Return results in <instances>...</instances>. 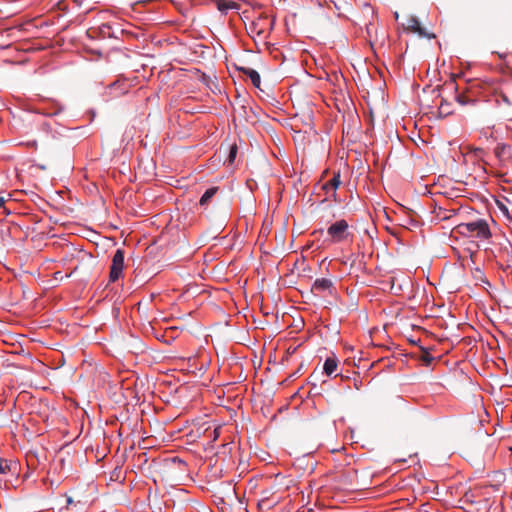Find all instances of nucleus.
Returning <instances> with one entry per match:
<instances>
[{
	"label": "nucleus",
	"mask_w": 512,
	"mask_h": 512,
	"mask_svg": "<svg viewBox=\"0 0 512 512\" xmlns=\"http://www.w3.org/2000/svg\"><path fill=\"white\" fill-rule=\"evenodd\" d=\"M236 154H237V146L236 145H232L230 147V152H229V162L232 163L236 157Z\"/></svg>",
	"instance_id": "f3484780"
},
{
	"label": "nucleus",
	"mask_w": 512,
	"mask_h": 512,
	"mask_svg": "<svg viewBox=\"0 0 512 512\" xmlns=\"http://www.w3.org/2000/svg\"><path fill=\"white\" fill-rule=\"evenodd\" d=\"M322 189L325 190L326 192H328V190L330 189V186H326V183H325V184H323Z\"/></svg>",
	"instance_id": "4be33fe9"
},
{
	"label": "nucleus",
	"mask_w": 512,
	"mask_h": 512,
	"mask_svg": "<svg viewBox=\"0 0 512 512\" xmlns=\"http://www.w3.org/2000/svg\"><path fill=\"white\" fill-rule=\"evenodd\" d=\"M348 222L344 219L336 221L327 229V234L334 243H339L347 239L349 232Z\"/></svg>",
	"instance_id": "20e7f679"
},
{
	"label": "nucleus",
	"mask_w": 512,
	"mask_h": 512,
	"mask_svg": "<svg viewBox=\"0 0 512 512\" xmlns=\"http://www.w3.org/2000/svg\"><path fill=\"white\" fill-rule=\"evenodd\" d=\"M456 101L461 105H467V104L474 103L475 99H472L463 93H459L456 95Z\"/></svg>",
	"instance_id": "2eb2a0df"
},
{
	"label": "nucleus",
	"mask_w": 512,
	"mask_h": 512,
	"mask_svg": "<svg viewBox=\"0 0 512 512\" xmlns=\"http://www.w3.org/2000/svg\"><path fill=\"white\" fill-rule=\"evenodd\" d=\"M217 191H218V187H211V188L207 189L205 191V193L202 195V197L200 198V201H199L200 205L201 206L207 205L208 202L215 196Z\"/></svg>",
	"instance_id": "ddd939ff"
},
{
	"label": "nucleus",
	"mask_w": 512,
	"mask_h": 512,
	"mask_svg": "<svg viewBox=\"0 0 512 512\" xmlns=\"http://www.w3.org/2000/svg\"><path fill=\"white\" fill-rule=\"evenodd\" d=\"M333 286V282L327 278L316 279L312 285V291L323 292L329 290Z\"/></svg>",
	"instance_id": "6e6552de"
},
{
	"label": "nucleus",
	"mask_w": 512,
	"mask_h": 512,
	"mask_svg": "<svg viewBox=\"0 0 512 512\" xmlns=\"http://www.w3.org/2000/svg\"><path fill=\"white\" fill-rule=\"evenodd\" d=\"M401 25L406 32L415 33L421 38L432 39L436 37L434 33L428 32L422 27L420 21L415 16H407Z\"/></svg>",
	"instance_id": "7ed1b4c3"
},
{
	"label": "nucleus",
	"mask_w": 512,
	"mask_h": 512,
	"mask_svg": "<svg viewBox=\"0 0 512 512\" xmlns=\"http://www.w3.org/2000/svg\"><path fill=\"white\" fill-rule=\"evenodd\" d=\"M77 269H78V266L74 267V269L72 270L71 274L74 273Z\"/></svg>",
	"instance_id": "b1692460"
},
{
	"label": "nucleus",
	"mask_w": 512,
	"mask_h": 512,
	"mask_svg": "<svg viewBox=\"0 0 512 512\" xmlns=\"http://www.w3.org/2000/svg\"><path fill=\"white\" fill-rule=\"evenodd\" d=\"M506 150L510 151L511 150L510 146L497 147L495 151H496V154L498 156H500L502 153H505Z\"/></svg>",
	"instance_id": "a211bd4d"
},
{
	"label": "nucleus",
	"mask_w": 512,
	"mask_h": 512,
	"mask_svg": "<svg viewBox=\"0 0 512 512\" xmlns=\"http://www.w3.org/2000/svg\"><path fill=\"white\" fill-rule=\"evenodd\" d=\"M279 491L280 489L276 485L262 490L257 504L258 508L263 512H267L280 503L281 496L278 495Z\"/></svg>",
	"instance_id": "f03ea898"
},
{
	"label": "nucleus",
	"mask_w": 512,
	"mask_h": 512,
	"mask_svg": "<svg viewBox=\"0 0 512 512\" xmlns=\"http://www.w3.org/2000/svg\"><path fill=\"white\" fill-rule=\"evenodd\" d=\"M449 106V103H447L446 101H442L439 106V113L444 116H448L449 114H451Z\"/></svg>",
	"instance_id": "dca6fc26"
},
{
	"label": "nucleus",
	"mask_w": 512,
	"mask_h": 512,
	"mask_svg": "<svg viewBox=\"0 0 512 512\" xmlns=\"http://www.w3.org/2000/svg\"><path fill=\"white\" fill-rule=\"evenodd\" d=\"M340 184L341 181L339 172L334 173L333 177L326 182V186H330V190L332 191L331 197L333 198L334 201H337L336 189L339 187Z\"/></svg>",
	"instance_id": "9b49d317"
},
{
	"label": "nucleus",
	"mask_w": 512,
	"mask_h": 512,
	"mask_svg": "<svg viewBox=\"0 0 512 512\" xmlns=\"http://www.w3.org/2000/svg\"><path fill=\"white\" fill-rule=\"evenodd\" d=\"M455 230L458 234L465 237H476L479 239H488L491 237L488 223L484 219L468 223H460L455 227Z\"/></svg>",
	"instance_id": "f257e3e1"
},
{
	"label": "nucleus",
	"mask_w": 512,
	"mask_h": 512,
	"mask_svg": "<svg viewBox=\"0 0 512 512\" xmlns=\"http://www.w3.org/2000/svg\"><path fill=\"white\" fill-rule=\"evenodd\" d=\"M239 70L250 78L252 84L255 87H257V88L260 87L261 78H260L259 73L256 70H254L252 68H245V67H241V68H239Z\"/></svg>",
	"instance_id": "1a4fd4ad"
},
{
	"label": "nucleus",
	"mask_w": 512,
	"mask_h": 512,
	"mask_svg": "<svg viewBox=\"0 0 512 512\" xmlns=\"http://www.w3.org/2000/svg\"><path fill=\"white\" fill-rule=\"evenodd\" d=\"M424 360H425V361H431V360H432V357L428 355L427 357H425V358H424Z\"/></svg>",
	"instance_id": "5701e85b"
},
{
	"label": "nucleus",
	"mask_w": 512,
	"mask_h": 512,
	"mask_svg": "<svg viewBox=\"0 0 512 512\" xmlns=\"http://www.w3.org/2000/svg\"><path fill=\"white\" fill-rule=\"evenodd\" d=\"M124 267V252L121 249H117L112 257V264L110 267L109 280L110 282L117 281L122 275Z\"/></svg>",
	"instance_id": "39448f33"
},
{
	"label": "nucleus",
	"mask_w": 512,
	"mask_h": 512,
	"mask_svg": "<svg viewBox=\"0 0 512 512\" xmlns=\"http://www.w3.org/2000/svg\"><path fill=\"white\" fill-rule=\"evenodd\" d=\"M497 104L503 117L512 121V95L500 94L497 98Z\"/></svg>",
	"instance_id": "423d86ee"
},
{
	"label": "nucleus",
	"mask_w": 512,
	"mask_h": 512,
	"mask_svg": "<svg viewBox=\"0 0 512 512\" xmlns=\"http://www.w3.org/2000/svg\"><path fill=\"white\" fill-rule=\"evenodd\" d=\"M511 75H512V70H511Z\"/></svg>",
	"instance_id": "393cba45"
},
{
	"label": "nucleus",
	"mask_w": 512,
	"mask_h": 512,
	"mask_svg": "<svg viewBox=\"0 0 512 512\" xmlns=\"http://www.w3.org/2000/svg\"><path fill=\"white\" fill-rule=\"evenodd\" d=\"M357 472L355 470H350L347 473H343L338 476V483L340 488L342 489H353L355 488L354 485V478L356 477Z\"/></svg>",
	"instance_id": "0eeeda50"
},
{
	"label": "nucleus",
	"mask_w": 512,
	"mask_h": 512,
	"mask_svg": "<svg viewBox=\"0 0 512 512\" xmlns=\"http://www.w3.org/2000/svg\"><path fill=\"white\" fill-rule=\"evenodd\" d=\"M4 203H5L4 197L0 196V208L4 205Z\"/></svg>",
	"instance_id": "412c9836"
},
{
	"label": "nucleus",
	"mask_w": 512,
	"mask_h": 512,
	"mask_svg": "<svg viewBox=\"0 0 512 512\" xmlns=\"http://www.w3.org/2000/svg\"><path fill=\"white\" fill-rule=\"evenodd\" d=\"M373 29H374V26H373V24H371V23H370V24L367 26V33H368V36H369L370 38H372V30H373Z\"/></svg>",
	"instance_id": "6ab92c4d"
},
{
	"label": "nucleus",
	"mask_w": 512,
	"mask_h": 512,
	"mask_svg": "<svg viewBox=\"0 0 512 512\" xmlns=\"http://www.w3.org/2000/svg\"><path fill=\"white\" fill-rule=\"evenodd\" d=\"M456 209H445L442 207H439L438 209L434 210L435 217L438 221H445L450 218H452L456 214Z\"/></svg>",
	"instance_id": "9d476101"
},
{
	"label": "nucleus",
	"mask_w": 512,
	"mask_h": 512,
	"mask_svg": "<svg viewBox=\"0 0 512 512\" xmlns=\"http://www.w3.org/2000/svg\"><path fill=\"white\" fill-rule=\"evenodd\" d=\"M173 463L174 464H178L179 466H185V463L182 460L178 459V458H174L173 459Z\"/></svg>",
	"instance_id": "aec40b11"
},
{
	"label": "nucleus",
	"mask_w": 512,
	"mask_h": 512,
	"mask_svg": "<svg viewBox=\"0 0 512 512\" xmlns=\"http://www.w3.org/2000/svg\"><path fill=\"white\" fill-rule=\"evenodd\" d=\"M337 368V360L335 358H327L324 362L323 370L326 375L331 376Z\"/></svg>",
	"instance_id": "f8f14e48"
},
{
	"label": "nucleus",
	"mask_w": 512,
	"mask_h": 512,
	"mask_svg": "<svg viewBox=\"0 0 512 512\" xmlns=\"http://www.w3.org/2000/svg\"><path fill=\"white\" fill-rule=\"evenodd\" d=\"M217 8L221 12H226L229 9L237 8V4L235 2H227L225 0H217Z\"/></svg>",
	"instance_id": "4468645a"
}]
</instances>
